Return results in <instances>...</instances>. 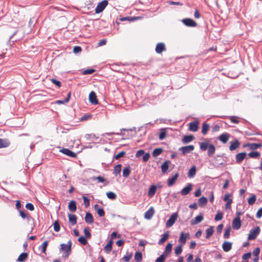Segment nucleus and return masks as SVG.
<instances>
[{"label": "nucleus", "instance_id": "9b49d317", "mask_svg": "<svg viewBox=\"0 0 262 262\" xmlns=\"http://www.w3.org/2000/svg\"><path fill=\"white\" fill-rule=\"evenodd\" d=\"M262 146L260 143H247L244 145V147H249L251 150H255L258 149Z\"/></svg>", "mask_w": 262, "mask_h": 262}, {"label": "nucleus", "instance_id": "a18cd8bd", "mask_svg": "<svg viewBox=\"0 0 262 262\" xmlns=\"http://www.w3.org/2000/svg\"><path fill=\"white\" fill-rule=\"evenodd\" d=\"M172 245L170 243H168L166 247H165V251H164V254H168L169 253H170L171 251V249H172Z\"/></svg>", "mask_w": 262, "mask_h": 262}, {"label": "nucleus", "instance_id": "09e8293b", "mask_svg": "<svg viewBox=\"0 0 262 262\" xmlns=\"http://www.w3.org/2000/svg\"><path fill=\"white\" fill-rule=\"evenodd\" d=\"M230 231H231L230 227H229L226 228V229L225 230L224 234V238L227 239L229 237Z\"/></svg>", "mask_w": 262, "mask_h": 262}, {"label": "nucleus", "instance_id": "473e14b6", "mask_svg": "<svg viewBox=\"0 0 262 262\" xmlns=\"http://www.w3.org/2000/svg\"><path fill=\"white\" fill-rule=\"evenodd\" d=\"M70 97H71V93H69L68 94L67 97L66 99H64L63 100H57L55 102V104H62L66 103L69 101Z\"/></svg>", "mask_w": 262, "mask_h": 262}, {"label": "nucleus", "instance_id": "393cba45", "mask_svg": "<svg viewBox=\"0 0 262 262\" xmlns=\"http://www.w3.org/2000/svg\"><path fill=\"white\" fill-rule=\"evenodd\" d=\"M210 145L211 144H210L207 141L201 142L200 144V149L203 151H205L207 148H209Z\"/></svg>", "mask_w": 262, "mask_h": 262}, {"label": "nucleus", "instance_id": "c03bdc74", "mask_svg": "<svg viewBox=\"0 0 262 262\" xmlns=\"http://www.w3.org/2000/svg\"><path fill=\"white\" fill-rule=\"evenodd\" d=\"M209 128V126L206 123H203L202 129V133L203 135L206 134Z\"/></svg>", "mask_w": 262, "mask_h": 262}, {"label": "nucleus", "instance_id": "79ce46f5", "mask_svg": "<svg viewBox=\"0 0 262 262\" xmlns=\"http://www.w3.org/2000/svg\"><path fill=\"white\" fill-rule=\"evenodd\" d=\"M107 197L112 200H115L117 198V195L113 192L109 191L106 193Z\"/></svg>", "mask_w": 262, "mask_h": 262}, {"label": "nucleus", "instance_id": "e433bc0d", "mask_svg": "<svg viewBox=\"0 0 262 262\" xmlns=\"http://www.w3.org/2000/svg\"><path fill=\"white\" fill-rule=\"evenodd\" d=\"M248 155L252 158H258L260 156V153L258 151H251Z\"/></svg>", "mask_w": 262, "mask_h": 262}, {"label": "nucleus", "instance_id": "dca6fc26", "mask_svg": "<svg viewBox=\"0 0 262 262\" xmlns=\"http://www.w3.org/2000/svg\"><path fill=\"white\" fill-rule=\"evenodd\" d=\"M154 214V209L153 207H150L144 214V217L147 220L151 219Z\"/></svg>", "mask_w": 262, "mask_h": 262}, {"label": "nucleus", "instance_id": "5701e85b", "mask_svg": "<svg viewBox=\"0 0 262 262\" xmlns=\"http://www.w3.org/2000/svg\"><path fill=\"white\" fill-rule=\"evenodd\" d=\"M239 144L238 141L235 140L234 141L231 142V144L229 146V149L231 151L234 150L239 147Z\"/></svg>", "mask_w": 262, "mask_h": 262}, {"label": "nucleus", "instance_id": "a211bd4d", "mask_svg": "<svg viewBox=\"0 0 262 262\" xmlns=\"http://www.w3.org/2000/svg\"><path fill=\"white\" fill-rule=\"evenodd\" d=\"M165 50V47L163 43L160 42L157 45L156 47V51L157 53L160 54Z\"/></svg>", "mask_w": 262, "mask_h": 262}, {"label": "nucleus", "instance_id": "e2e57ef3", "mask_svg": "<svg viewBox=\"0 0 262 262\" xmlns=\"http://www.w3.org/2000/svg\"><path fill=\"white\" fill-rule=\"evenodd\" d=\"M84 233L85 236V237L86 238H90L91 234V233L89 231V230L88 228H85L84 229Z\"/></svg>", "mask_w": 262, "mask_h": 262}, {"label": "nucleus", "instance_id": "49530a36", "mask_svg": "<svg viewBox=\"0 0 262 262\" xmlns=\"http://www.w3.org/2000/svg\"><path fill=\"white\" fill-rule=\"evenodd\" d=\"M256 196L254 194H252L251 196L248 199V203L249 205H253L255 201H256Z\"/></svg>", "mask_w": 262, "mask_h": 262}, {"label": "nucleus", "instance_id": "7ed1b4c3", "mask_svg": "<svg viewBox=\"0 0 262 262\" xmlns=\"http://www.w3.org/2000/svg\"><path fill=\"white\" fill-rule=\"evenodd\" d=\"M259 232L260 228L259 227H256L254 229L251 230L248 235V239L249 240L255 239L257 235L259 234Z\"/></svg>", "mask_w": 262, "mask_h": 262}, {"label": "nucleus", "instance_id": "37998d69", "mask_svg": "<svg viewBox=\"0 0 262 262\" xmlns=\"http://www.w3.org/2000/svg\"><path fill=\"white\" fill-rule=\"evenodd\" d=\"M28 256V254L27 253H21L17 258L18 261H23L25 260Z\"/></svg>", "mask_w": 262, "mask_h": 262}, {"label": "nucleus", "instance_id": "3c124183", "mask_svg": "<svg viewBox=\"0 0 262 262\" xmlns=\"http://www.w3.org/2000/svg\"><path fill=\"white\" fill-rule=\"evenodd\" d=\"M162 152V149L161 148H156L152 152V156L154 157H157L160 155Z\"/></svg>", "mask_w": 262, "mask_h": 262}, {"label": "nucleus", "instance_id": "4468645a", "mask_svg": "<svg viewBox=\"0 0 262 262\" xmlns=\"http://www.w3.org/2000/svg\"><path fill=\"white\" fill-rule=\"evenodd\" d=\"M232 243L225 241L222 245V248L225 252H228L232 249Z\"/></svg>", "mask_w": 262, "mask_h": 262}, {"label": "nucleus", "instance_id": "052dcab7", "mask_svg": "<svg viewBox=\"0 0 262 262\" xmlns=\"http://www.w3.org/2000/svg\"><path fill=\"white\" fill-rule=\"evenodd\" d=\"M78 240L83 245H85L87 244V241L83 236H80Z\"/></svg>", "mask_w": 262, "mask_h": 262}, {"label": "nucleus", "instance_id": "f03ea898", "mask_svg": "<svg viewBox=\"0 0 262 262\" xmlns=\"http://www.w3.org/2000/svg\"><path fill=\"white\" fill-rule=\"evenodd\" d=\"M178 217V214L177 212L173 213L166 223V227L167 228L171 227L176 222Z\"/></svg>", "mask_w": 262, "mask_h": 262}, {"label": "nucleus", "instance_id": "a878e982", "mask_svg": "<svg viewBox=\"0 0 262 262\" xmlns=\"http://www.w3.org/2000/svg\"><path fill=\"white\" fill-rule=\"evenodd\" d=\"M69 209L70 211L74 212L76 210V203L74 201H71L69 203Z\"/></svg>", "mask_w": 262, "mask_h": 262}, {"label": "nucleus", "instance_id": "2f4dec72", "mask_svg": "<svg viewBox=\"0 0 262 262\" xmlns=\"http://www.w3.org/2000/svg\"><path fill=\"white\" fill-rule=\"evenodd\" d=\"M214 232V228L212 226L210 227L206 230V238H209Z\"/></svg>", "mask_w": 262, "mask_h": 262}, {"label": "nucleus", "instance_id": "c756f323", "mask_svg": "<svg viewBox=\"0 0 262 262\" xmlns=\"http://www.w3.org/2000/svg\"><path fill=\"white\" fill-rule=\"evenodd\" d=\"M85 222L88 224L93 223L94 220L92 215L90 212H87L85 216Z\"/></svg>", "mask_w": 262, "mask_h": 262}, {"label": "nucleus", "instance_id": "4d7b16f0", "mask_svg": "<svg viewBox=\"0 0 262 262\" xmlns=\"http://www.w3.org/2000/svg\"><path fill=\"white\" fill-rule=\"evenodd\" d=\"M92 180H97L98 181V182H100V183H103L105 181V179L101 176L94 177L92 178Z\"/></svg>", "mask_w": 262, "mask_h": 262}, {"label": "nucleus", "instance_id": "20e7f679", "mask_svg": "<svg viewBox=\"0 0 262 262\" xmlns=\"http://www.w3.org/2000/svg\"><path fill=\"white\" fill-rule=\"evenodd\" d=\"M108 4V2L106 0H104L101 2L99 3L95 9V12L96 13H99L103 11L105 8Z\"/></svg>", "mask_w": 262, "mask_h": 262}, {"label": "nucleus", "instance_id": "cd10ccee", "mask_svg": "<svg viewBox=\"0 0 262 262\" xmlns=\"http://www.w3.org/2000/svg\"><path fill=\"white\" fill-rule=\"evenodd\" d=\"M194 139L193 135L185 136L182 139V142L183 143H188L193 140Z\"/></svg>", "mask_w": 262, "mask_h": 262}, {"label": "nucleus", "instance_id": "58836bf2", "mask_svg": "<svg viewBox=\"0 0 262 262\" xmlns=\"http://www.w3.org/2000/svg\"><path fill=\"white\" fill-rule=\"evenodd\" d=\"M112 241H110V242H108L107 244L104 247V250L106 253H109L112 250Z\"/></svg>", "mask_w": 262, "mask_h": 262}, {"label": "nucleus", "instance_id": "7c9ffc66", "mask_svg": "<svg viewBox=\"0 0 262 262\" xmlns=\"http://www.w3.org/2000/svg\"><path fill=\"white\" fill-rule=\"evenodd\" d=\"M69 222L72 225H75L77 223V217L75 214H70L68 215Z\"/></svg>", "mask_w": 262, "mask_h": 262}, {"label": "nucleus", "instance_id": "8fccbe9b", "mask_svg": "<svg viewBox=\"0 0 262 262\" xmlns=\"http://www.w3.org/2000/svg\"><path fill=\"white\" fill-rule=\"evenodd\" d=\"M223 213L220 211H218L217 214L215 216L214 220L216 221H220L223 219Z\"/></svg>", "mask_w": 262, "mask_h": 262}, {"label": "nucleus", "instance_id": "39448f33", "mask_svg": "<svg viewBox=\"0 0 262 262\" xmlns=\"http://www.w3.org/2000/svg\"><path fill=\"white\" fill-rule=\"evenodd\" d=\"M194 149V146L192 145H190L186 146H183L179 148V150L181 151L183 155L189 153L193 151Z\"/></svg>", "mask_w": 262, "mask_h": 262}, {"label": "nucleus", "instance_id": "a19ab883", "mask_svg": "<svg viewBox=\"0 0 262 262\" xmlns=\"http://www.w3.org/2000/svg\"><path fill=\"white\" fill-rule=\"evenodd\" d=\"M207 202V199L204 196H202L199 199V204L201 206H204Z\"/></svg>", "mask_w": 262, "mask_h": 262}, {"label": "nucleus", "instance_id": "603ef678", "mask_svg": "<svg viewBox=\"0 0 262 262\" xmlns=\"http://www.w3.org/2000/svg\"><path fill=\"white\" fill-rule=\"evenodd\" d=\"M182 246L183 245H179L178 246L174 249L175 254L177 255H179L182 252Z\"/></svg>", "mask_w": 262, "mask_h": 262}, {"label": "nucleus", "instance_id": "6e6552de", "mask_svg": "<svg viewBox=\"0 0 262 262\" xmlns=\"http://www.w3.org/2000/svg\"><path fill=\"white\" fill-rule=\"evenodd\" d=\"M183 23L188 27H196L197 24L192 19L185 18L182 20Z\"/></svg>", "mask_w": 262, "mask_h": 262}, {"label": "nucleus", "instance_id": "423d86ee", "mask_svg": "<svg viewBox=\"0 0 262 262\" xmlns=\"http://www.w3.org/2000/svg\"><path fill=\"white\" fill-rule=\"evenodd\" d=\"M190 238V234L189 233H184L182 232L180 234V237L179 239V242L182 244V245H184L186 242L187 239Z\"/></svg>", "mask_w": 262, "mask_h": 262}, {"label": "nucleus", "instance_id": "c9c22d12", "mask_svg": "<svg viewBox=\"0 0 262 262\" xmlns=\"http://www.w3.org/2000/svg\"><path fill=\"white\" fill-rule=\"evenodd\" d=\"M10 145L9 142L7 140L0 139V148L7 147Z\"/></svg>", "mask_w": 262, "mask_h": 262}, {"label": "nucleus", "instance_id": "f704fd0d", "mask_svg": "<svg viewBox=\"0 0 262 262\" xmlns=\"http://www.w3.org/2000/svg\"><path fill=\"white\" fill-rule=\"evenodd\" d=\"M135 260L136 262H141L142 260V255L141 252L138 251L135 253Z\"/></svg>", "mask_w": 262, "mask_h": 262}, {"label": "nucleus", "instance_id": "4be33fe9", "mask_svg": "<svg viewBox=\"0 0 262 262\" xmlns=\"http://www.w3.org/2000/svg\"><path fill=\"white\" fill-rule=\"evenodd\" d=\"M204 219V217L203 214H200L196 217H195L193 221H191V225L198 224L199 223L201 222Z\"/></svg>", "mask_w": 262, "mask_h": 262}, {"label": "nucleus", "instance_id": "bb28decb", "mask_svg": "<svg viewBox=\"0 0 262 262\" xmlns=\"http://www.w3.org/2000/svg\"><path fill=\"white\" fill-rule=\"evenodd\" d=\"M169 164L170 162L169 161H166L161 165V170L163 173H165L167 171Z\"/></svg>", "mask_w": 262, "mask_h": 262}, {"label": "nucleus", "instance_id": "864d4df0", "mask_svg": "<svg viewBox=\"0 0 262 262\" xmlns=\"http://www.w3.org/2000/svg\"><path fill=\"white\" fill-rule=\"evenodd\" d=\"M231 195L229 193H227L225 196H224V198L223 199V200L225 201V202H230V203H232V199L231 198Z\"/></svg>", "mask_w": 262, "mask_h": 262}, {"label": "nucleus", "instance_id": "b1692460", "mask_svg": "<svg viewBox=\"0 0 262 262\" xmlns=\"http://www.w3.org/2000/svg\"><path fill=\"white\" fill-rule=\"evenodd\" d=\"M169 235V233L168 231H167L166 232H165L163 235L162 237L160 239V240L158 242V244L159 245L163 244L168 238Z\"/></svg>", "mask_w": 262, "mask_h": 262}, {"label": "nucleus", "instance_id": "f3484780", "mask_svg": "<svg viewBox=\"0 0 262 262\" xmlns=\"http://www.w3.org/2000/svg\"><path fill=\"white\" fill-rule=\"evenodd\" d=\"M157 189V186H156L155 185H152L150 186L148 191V196L149 198H152L155 194L156 190Z\"/></svg>", "mask_w": 262, "mask_h": 262}, {"label": "nucleus", "instance_id": "c85d7f7f", "mask_svg": "<svg viewBox=\"0 0 262 262\" xmlns=\"http://www.w3.org/2000/svg\"><path fill=\"white\" fill-rule=\"evenodd\" d=\"M196 167L195 166H193L188 171V177L189 178H193L196 174Z\"/></svg>", "mask_w": 262, "mask_h": 262}, {"label": "nucleus", "instance_id": "412c9836", "mask_svg": "<svg viewBox=\"0 0 262 262\" xmlns=\"http://www.w3.org/2000/svg\"><path fill=\"white\" fill-rule=\"evenodd\" d=\"M229 137V134L227 133H225L219 136V139L223 143H226L228 141Z\"/></svg>", "mask_w": 262, "mask_h": 262}, {"label": "nucleus", "instance_id": "6e6d98bb", "mask_svg": "<svg viewBox=\"0 0 262 262\" xmlns=\"http://www.w3.org/2000/svg\"><path fill=\"white\" fill-rule=\"evenodd\" d=\"M53 226H54V230L56 232H58L60 230V225H59L58 221H56L54 223Z\"/></svg>", "mask_w": 262, "mask_h": 262}, {"label": "nucleus", "instance_id": "338daca9", "mask_svg": "<svg viewBox=\"0 0 262 262\" xmlns=\"http://www.w3.org/2000/svg\"><path fill=\"white\" fill-rule=\"evenodd\" d=\"M26 208L31 211H33L34 209V206L31 203H27L26 205Z\"/></svg>", "mask_w": 262, "mask_h": 262}, {"label": "nucleus", "instance_id": "de8ad7c7", "mask_svg": "<svg viewBox=\"0 0 262 262\" xmlns=\"http://www.w3.org/2000/svg\"><path fill=\"white\" fill-rule=\"evenodd\" d=\"M121 165L118 164L114 167V173L117 175L121 172Z\"/></svg>", "mask_w": 262, "mask_h": 262}, {"label": "nucleus", "instance_id": "72a5a7b5", "mask_svg": "<svg viewBox=\"0 0 262 262\" xmlns=\"http://www.w3.org/2000/svg\"><path fill=\"white\" fill-rule=\"evenodd\" d=\"M215 147L213 144H211L208 148L207 152L208 156L209 157L212 156L215 153Z\"/></svg>", "mask_w": 262, "mask_h": 262}, {"label": "nucleus", "instance_id": "1a4fd4ad", "mask_svg": "<svg viewBox=\"0 0 262 262\" xmlns=\"http://www.w3.org/2000/svg\"><path fill=\"white\" fill-rule=\"evenodd\" d=\"M90 102L93 104H97L98 103V101L97 99L96 95L94 91H92L89 97Z\"/></svg>", "mask_w": 262, "mask_h": 262}, {"label": "nucleus", "instance_id": "4c0bfd02", "mask_svg": "<svg viewBox=\"0 0 262 262\" xmlns=\"http://www.w3.org/2000/svg\"><path fill=\"white\" fill-rule=\"evenodd\" d=\"M130 173V169L129 167H126L123 169V177L127 178Z\"/></svg>", "mask_w": 262, "mask_h": 262}, {"label": "nucleus", "instance_id": "ddd939ff", "mask_svg": "<svg viewBox=\"0 0 262 262\" xmlns=\"http://www.w3.org/2000/svg\"><path fill=\"white\" fill-rule=\"evenodd\" d=\"M179 174L177 172L173 176H172L171 178H169L167 181L168 186L169 187L172 186L175 183L176 181L177 180V179L179 177Z\"/></svg>", "mask_w": 262, "mask_h": 262}, {"label": "nucleus", "instance_id": "13d9d810", "mask_svg": "<svg viewBox=\"0 0 262 262\" xmlns=\"http://www.w3.org/2000/svg\"><path fill=\"white\" fill-rule=\"evenodd\" d=\"M133 256L132 253L127 254L123 256V259L125 262H128Z\"/></svg>", "mask_w": 262, "mask_h": 262}, {"label": "nucleus", "instance_id": "774afa93", "mask_svg": "<svg viewBox=\"0 0 262 262\" xmlns=\"http://www.w3.org/2000/svg\"><path fill=\"white\" fill-rule=\"evenodd\" d=\"M261 216H262V208H260L257 211L256 214V216L257 218L259 219L261 217Z\"/></svg>", "mask_w": 262, "mask_h": 262}, {"label": "nucleus", "instance_id": "0eeeda50", "mask_svg": "<svg viewBox=\"0 0 262 262\" xmlns=\"http://www.w3.org/2000/svg\"><path fill=\"white\" fill-rule=\"evenodd\" d=\"M241 227V221L239 217H236L233 219L232 227L235 230L239 229Z\"/></svg>", "mask_w": 262, "mask_h": 262}, {"label": "nucleus", "instance_id": "0e129e2a", "mask_svg": "<svg viewBox=\"0 0 262 262\" xmlns=\"http://www.w3.org/2000/svg\"><path fill=\"white\" fill-rule=\"evenodd\" d=\"M83 199V202H84V205L86 207H88V206H90V200L89 199H88V198H86V196H83L82 197Z\"/></svg>", "mask_w": 262, "mask_h": 262}, {"label": "nucleus", "instance_id": "69168bd1", "mask_svg": "<svg viewBox=\"0 0 262 262\" xmlns=\"http://www.w3.org/2000/svg\"><path fill=\"white\" fill-rule=\"evenodd\" d=\"M259 253L260 249L259 248H256L254 250L253 252V254L255 257H257L258 256Z\"/></svg>", "mask_w": 262, "mask_h": 262}, {"label": "nucleus", "instance_id": "aec40b11", "mask_svg": "<svg viewBox=\"0 0 262 262\" xmlns=\"http://www.w3.org/2000/svg\"><path fill=\"white\" fill-rule=\"evenodd\" d=\"M94 209L99 216L102 217V216H104L105 212H104L103 209L99 207L98 205H97V204L95 205Z\"/></svg>", "mask_w": 262, "mask_h": 262}, {"label": "nucleus", "instance_id": "bf43d9fd", "mask_svg": "<svg viewBox=\"0 0 262 262\" xmlns=\"http://www.w3.org/2000/svg\"><path fill=\"white\" fill-rule=\"evenodd\" d=\"M229 119L231 122L233 123H238L239 122L238 118L236 116H230Z\"/></svg>", "mask_w": 262, "mask_h": 262}, {"label": "nucleus", "instance_id": "9d476101", "mask_svg": "<svg viewBox=\"0 0 262 262\" xmlns=\"http://www.w3.org/2000/svg\"><path fill=\"white\" fill-rule=\"evenodd\" d=\"M192 185L191 184L189 183L187 186L184 187L181 191V194L183 195L188 194L192 190Z\"/></svg>", "mask_w": 262, "mask_h": 262}, {"label": "nucleus", "instance_id": "f257e3e1", "mask_svg": "<svg viewBox=\"0 0 262 262\" xmlns=\"http://www.w3.org/2000/svg\"><path fill=\"white\" fill-rule=\"evenodd\" d=\"M72 242L69 241L67 244H62L60 245V249L64 252L63 256L67 257L70 254L71 251Z\"/></svg>", "mask_w": 262, "mask_h": 262}, {"label": "nucleus", "instance_id": "f8f14e48", "mask_svg": "<svg viewBox=\"0 0 262 262\" xmlns=\"http://www.w3.org/2000/svg\"><path fill=\"white\" fill-rule=\"evenodd\" d=\"M199 122L198 121H193L190 122L189 123V129L190 130L195 132L198 130V126H199Z\"/></svg>", "mask_w": 262, "mask_h": 262}, {"label": "nucleus", "instance_id": "5fc2aeb1", "mask_svg": "<svg viewBox=\"0 0 262 262\" xmlns=\"http://www.w3.org/2000/svg\"><path fill=\"white\" fill-rule=\"evenodd\" d=\"M48 245V241H45L42 243V244L41 245L40 247L41 248V251L42 253H46V249H47Z\"/></svg>", "mask_w": 262, "mask_h": 262}, {"label": "nucleus", "instance_id": "680f3d73", "mask_svg": "<svg viewBox=\"0 0 262 262\" xmlns=\"http://www.w3.org/2000/svg\"><path fill=\"white\" fill-rule=\"evenodd\" d=\"M166 256L164 254L160 255L158 258H157L155 262H164Z\"/></svg>", "mask_w": 262, "mask_h": 262}, {"label": "nucleus", "instance_id": "ea45409f", "mask_svg": "<svg viewBox=\"0 0 262 262\" xmlns=\"http://www.w3.org/2000/svg\"><path fill=\"white\" fill-rule=\"evenodd\" d=\"M167 132L166 129L162 128L160 130V133L159 134V139L162 140L164 139L166 136Z\"/></svg>", "mask_w": 262, "mask_h": 262}, {"label": "nucleus", "instance_id": "2eb2a0df", "mask_svg": "<svg viewBox=\"0 0 262 262\" xmlns=\"http://www.w3.org/2000/svg\"><path fill=\"white\" fill-rule=\"evenodd\" d=\"M246 156L247 154L245 152L237 154L235 157L236 162L238 163H241Z\"/></svg>", "mask_w": 262, "mask_h": 262}, {"label": "nucleus", "instance_id": "6ab92c4d", "mask_svg": "<svg viewBox=\"0 0 262 262\" xmlns=\"http://www.w3.org/2000/svg\"><path fill=\"white\" fill-rule=\"evenodd\" d=\"M60 151L70 157H75L76 156L75 153L67 148H63L60 150Z\"/></svg>", "mask_w": 262, "mask_h": 262}]
</instances>
